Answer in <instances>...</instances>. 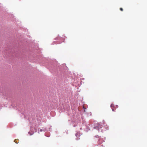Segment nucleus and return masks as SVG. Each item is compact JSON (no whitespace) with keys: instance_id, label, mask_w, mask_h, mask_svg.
I'll list each match as a JSON object with an SVG mask.
<instances>
[{"instance_id":"obj_5","label":"nucleus","mask_w":147,"mask_h":147,"mask_svg":"<svg viewBox=\"0 0 147 147\" xmlns=\"http://www.w3.org/2000/svg\"><path fill=\"white\" fill-rule=\"evenodd\" d=\"M28 133H29V134L30 135H32V134H30V132H28Z\"/></svg>"},{"instance_id":"obj_3","label":"nucleus","mask_w":147,"mask_h":147,"mask_svg":"<svg viewBox=\"0 0 147 147\" xmlns=\"http://www.w3.org/2000/svg\"><path fill=\"white\" fill-rule=\"evenodd\" d=\"M98 128H101V127L100 126V124H98Z\"/></svg>"},{"instance_id":"obj_1","label":"nucleus","mask_w":147,"mask_h":147,"mask_svg":"<svg viewBox=\"0 0 147 147\" xmlns=\"http://www.w3.org/2000/svg\"><path fill=\"white\" fill-rule=\"evenodd\" d=\"M18 139H15L14 140V142H15L16 144H18Z\"/></svg>"},{"instance_id":"obj_2","label":"nucleus","mask_w":147,"mask_h":147,"mask_svg":"<svg viewBox=\"0 0 147 147\" xmlns=\"http://www.w3.org/2000/svg\"><path fill=\"white\" fill-rule=\"evenodd\" d=\"M113 106V105L111 104V108H112V109L113 111H115V110H114V109H113V108H112V106Z\"/></svg>"},{"instance_id":"obj_6","label":"nucleus","mask_w":147,"mask_h":147,"mask_svg":"<svg viewBox=\"0 0 147 147\" xmlns=\"http://www.w3.org/2000/svg\"><path fill=\"white\" fill-rule=\"evenodd\" d=\"M77 135H78V133H76V136H77Z\"/></svg>"},{"instance_id":"obj_4","label":"nucleus","mask_w":147,"mask_h":147,"mask_svg":"<svg viewBox=\"0 0 147 147\" xmlns=\"http://www.w3.org/2000/svg\"><path fill=\"white\" fill-rule=\"evenodd\" d=\"M120 9L121 11H123V9L122 8H121V7L120 8Z\"/></svg>"}]
</instances>
